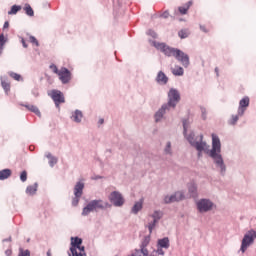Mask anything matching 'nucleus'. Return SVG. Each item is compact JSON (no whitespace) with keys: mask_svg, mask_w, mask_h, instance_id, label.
Returning a JSON list of instances; mask_svg holds the SVG:
<instances>
[{"mask_svg":"<svg viewBox=\"0 0 256 256\" xmlns=\"http://www.w3.org/2000/svg\"><path fill=\"white\" fill-rule=\"evenodd\" d=\"M211 137L212 148L208 151V157L212 160L216 171H218L222 177H225V174L227 173V164H225V159H223V154H221V139H219L217 134H212Z\"/></svg>","mask_w":256,"mask_h":256,"instance_id":"nucleus-1","label":"nucleus"},{"mask_svg":"<svg viewBox=\"0 0 256 256\" xmlns=\"http://www.w3.org/2000/svg\"><path fill=\"white\" fill-rule=\"evenodd\" d=\"M152 45L161 53H164L166 57H174L176 61H179L183 67L187 69L191 62L189 61V55L178 48H173L165 43L152 41Z\"/></svg>","mask_w":256,"mask_h":256,"instance_id":"nucleus-2","label":"nucleus"},{"mask_svg":"<svg viewBox=\"0 0 256 256\" xmlns=\"http://www.w3.org/2000/svg\"><path fill=\"white\" fill-rule=\"evenodd\" d=\"M182 123H183V135L185 139L188 141V143H190L191 147H194L196 151H205V149H207V142L203 141V134L196 136L195 132L193 131L189 132V127H191L189 120L184 119L182 120Z\"/></svg>","mask_w":256,"mask_h":256,"instance_id":"nucleus-3","label":"nucleus"},{"mask_svg":"<svg viewBox=\"0 0 256 256\" xmlns=\"http://www.w3.org/2000/svg\"><path fill=\"white\" fill-rule=\"evenodd\" d=\"M111 204L109 202H105L102 199H95L88 202V204L82 210V217H87L93 211H97L100 209L101 211H105V209H110Z\"/></svg>","mask_w":256,"mask_h":256,"instance_id":"nucleus-4","label":"nucleus"},{"mask_svg":"<svg viewBox=\"0 0 256 256\" xmlns=\"http://www.w3.org/2000/svg\"><path fill=\"white\" fill-rule=\"evenodd\" d=\"M256 231L254 229L248 230L241 241L240 251L245 253L253 243H255Z\"/></svg>","mask_w":256,"mask_h":256,"instance_id":"nucleus-5","label":"nucleus"},{"mask_svg":"<svg viewBox=\"0 0 256 256\" xmlns=\"http://www.w3.org/2000/svg\"><path fill=\"white\" fill-rule=\"evenodd\" d=\"M196 207L199 213H209L213 209H217V205L209 198H201L196 202Z\"/></svg>","mask_w":256,"mask_h":256,"instance_id":"nucleus-6","label":"nucleus"},{"mask_svg":"<svg viewBox=\"0 0 256 256\" xmlns=\"http://www.w3.org/2000/svg\"><path fill=\"white\" fill-rule=\"evenodd\" d=\"M83 189H85V182H76L74 186V197L72 198L73 207H77V205H79V201H81V197H83Z\"/></svg>","mask_w":256,"mask_h":256,"instance_id":"nucleus-7","label":"nucleus"},{"mask_svg":"<svg viewBox=\"0 0 256 256\" xmlns=\"http://www.w3.org/2000/svg\"><path fill=\"white\" fill-rule=\"evenodd\" d=\"M179 101H181V94L179 93V90L171 88L168 91V101L166 102V105L176 109Z\"/></svg>","mask_w":256,"mask_h":256,"instance_id":"nucleus-8","label":"nucleus"},{"mask_svg":"<svg viewBox=\"0 0 256 256\" xmlns=\"http://www.w3.org/2000/svg\"><path fill=\"white\" fill-rule=\"evenodd\" d=\"M171 111H175V109L171 106H168L167 103L162 104L161 107L154 114L155 123H161L163 119H165V115H167V113Z\"/></svg>","mask_w":256,"mask_h":256,"instance_id":"nucleus-9","label":"nucleus"},{"mask_svg":"<svg viewBox=\"0 0 256 256\" xmlns=\"http://www.w3.org/2000/svg\"><path fill=\"white\" fill-rule=\"evenodd\" d=\"M108 199L114 207H123V205H125V198H123V194L119 191L111 192Z\"/></svg>","mask_w":256,"mask_h":256,"instance_id":"nucleus-10","label":"nucleus"},{"mask_svg":"<svg viewBox=\"0 0 256 256\" xmlns=\"http://www.w3.org/2000/svg\"><path fill=\"white\" fill-rule=\"evenodd\" d=\"M183 199H185V194L181 191H178L172 195H166L164 197V203L166 204L175 203L178 201H183Z\"/></svg>","mask_w":256,"mask_h":256,"instance_id":"nucleus-11","label":"nucleus"},{"mask_svg":"<svg viewBox=\"0 0 256 256\" xmlns=\"http://www.w3.org/2000/svg\"><path fill=\"white\" fill-rule=\"evenodd\" d=\"M50 97L54 101L56 107H59L60 103H65V96L60 90H52Z\"/></svg>","mask_w":256,"mask_h":256,"instance_id":"nucleus-12","label":"nucleus"},{"mask_svg":"<svg viewBox=\"0 0 256 256\" xmlns=\"http://www.w3.org/2000/svg\"><path fill=\"white\" fill-rule=\"evenodd\" d=\"M58 77L63 85H67V83L71 81V71L65 67H62L59 70Z\"/></svg>","mask_w":256,"mask_h":256,"instance_id":"nucleus-13","label":"nucleus"},{"mask_svg":"<svg viewBox=\"0 0 256 256\" xmlns=\"http://www.w3.org/2000/svg\"><path fill=\"white\" fill-rule=\"evenodd\" d=\"M250 99L248 96H245L239 101L238 106V113L239 115H245V111H247V108L249 107Z\"/></svg>","mask_w":256,"mask_h":256,"instance_id":"nucleus-14","label":"nucleus"},{"mask_svg":"<svg viewBox=\"0 0 256 256\" xmlns=\"http://www.w3.org/2000/svg\"><path fill=\"white\" fill-rule=\"evenodd\" d=\"M156 82L158 85H167V83H169V77L165 75V72L159 71L156 76Z\"/></svg>","mask_w":256,"mask_h":256,"instance_id":"nucleus-15","label":"nucleus"},{"mask_svg":"<svg viewBox=\"0 0 256 256\" xmlns=\"http://www.w3.org/2000/svg\"><path fill=\"white\" fill-rule=\"evenodd\" d=\"M71 121L74 123H81L83 121V112L81 110H75L71 113Z\"/></svg>","mask_w":256,"mask_h":256,"instance_id":"nucleus-16","label":"nucleus"},{"mask_svg":"<svg viewBox=\"0 0 256 256\" xmlns=\"http://www.w3.org/2000/svg\"><path fill=\"white\" fill-rule=\"evenodd\" d=\"M1 87L4 89L6 95H9V92L11 91V84L7 81V76H1Z\"/></svg>","mask_w":256,"mask_h":256,"instance_id":"nucleus-17","label":"nucleus"},{"mask_svg":"<svg viewBox=\"0 0 256 256\" xmlns=\"http://www.w3.org/2000/svg\"><path fill=\"white\" fill-rule=\"evenodd\" d=\"M191 5H193V1H188L183 6L178 7V11L181 15H187V12L191 8Z\"/></svg>","mask_w":256,"mask_h":256,"instance_id":"nucleus-18","label":"nucleus"},{"mask_svg":"<svg viewBox=\"0 0 256 256\" xmlns=\"http://www.w3.org/2000/svg\"><path fill=\"white\" fill-rule=\"evenodd\" d=\"M158 246L161 249H169L170 243H169V237H164L162 239L158 240Z\"/></svg>","mask_w":256,"mask_h":256,"instance_id":"nucleus-19","label":"nucleus"},{"mask_svg":"<svg viewBox=\"0 0 256 256\" xmlns=\"http://www.w3.org/2000/svg\"><path fill=\"white\" fill-rule=\"evenodd\" d=\"M130 256H149V250L147 249H135Z\"/></svg>","mask_w":256,"mask_h":256,"instance_id":"nucleus-20","label":"nucleus"},{"mask_svg":"<svg viewBox=\"0 0 256 256\" xmlns=\"http://www.w3.org/2000/svg\"><path fill=\"white\" fill-rule=\"evenodd\" d=\"M23 106L26 107L28 111H31V113H35V115L41 117V111H39V108L37 106L31 104H25Z\"/></svg>","mask_w":256,"mask_h":256,"instance_id":"nucleus-21","label":"nucleus"},{"mask_svg":"<svg viewBox=\"0 0 256 256\" xmlns=\"http://www.w3.org/2000/svg\"><path fill=\"white\" fill-rule=\"evenodd\" d=\"M11 177V169L6 168L0 171V181H5Z\"/></svg>","mask_w":256,"mask_h":256,"instance_id":"nucleus-22","label":"nucleus"},{"mask_svg":"<svg viewBox=\"0 0 256 256\" xmlns=\"http://www.w3.org/2000/svg\"><path fill=\"white\" fill-rule=\"evenodd\" d=\"M38 187H39V184H37V183L27 186L26 195H35V193H37Z\"/></svg>","mask_w":256,"mask_h":256,"instance_id":"nucleus-23","label":"nucleus"},{"mask_svg":"<svg viewBox=\"0 0 256 256\" xmlns=\"http://www.w3.org/2000/svg\"><path fill=\"white\" fill-rule=\"evenodd\" d=\"M243 117V115H239V110H237V114H232L230 119L228 120V125H237V121L239 118Z\"/></svg>","mask_w":256,"mask_h":256,"instance_id":"nucleus-24","label":"nucleus"},{"mask_svg":"<svg viewBox=\"0 0 256 256\" xmlns=\"http://www.w3.org/2000/svg\"><path fill=\"white\" fill-rule=\"evenodd\" d=\"M188 192L190 194V197H197V184L195 183H190L188 185Z\"/></svg>","mask_w":256,"mask_h":256,"instance_id":"nucleus-25","label":"nucleus"},{"mask_svg":"<svg viewBox=\"0 0 256 256\" xmlns=\"http://www.w3.org/2000/svg\"><path fill=\"white\" fill-rule=\"evenodd\" d=\"M150 217H152L154 221L159 223V220L163 218V211L155 210L153 214L150 215Z\"/></svg>","mask_w":256,"mask_h":256,"instance_id":"nucleus-26","label":"nucleus"},{"mask_svg":"<svg viewBox=\"0 0 256 256\" xmlns=\"http://www.w3.org/2000/svg\"><path fill=\"white\" fill-rule=\"evenodd\" d=\"M23 10L28 17H35V11H33V8L30 4H25Z\"/></svg>","mask_w":256,"mask_h":256,"instance_id":"nucleus-27","label":"nucleus"},{"mask_svg":"<svg viewBox=\"0 0 256 256\" xmlns=\"http://www.w3.org/2000/svg\"><path fill=\"white\" fill-rule=\"evenodd\" d=\"M141 209H143V202H136L131 209V213H133V215H137Z\"/></svg>","mask_w":256,"mask_h":256,"instance_id":"nucleus-28","label":"nucleus"},{"mask_svg":"<svg viewBox=\"0 0 256 256\" xmlns=\"http://www.w3.org/2000/svg\"><path fill=\"white\" fill-rule=\"evenodd\" d=\"M173 75H175L176 77H182V75H184L185 70H183V67L181 66H176L173 70H172Z\"/></svg>","mask_w":256,"mask_h":256,"instance_id":"nucleus-29","label":"nucleus"},{"mask_svg":"<svg viewBox=\"0 0 256 256\" xmlns=\"http://www.w3.org/2000/svg\"><path fill=\"white\" fill-rule=\"evenodd\" d=\"M151 242V234L148 236H145L144 239L142 240V243L140 244V249H147V246Z\"/></svg>","mask_w":256,"mask_h":256,"instance_id":"nucleus-30","label":"nucleus"},{"mask_svg":"<svg viewBox=\"0 0 256 256\" xmlns=\"http://www.w3.org/2000/svg\"><path fill=\"white\" fill-rule=\"evenodd\" d=\"M19 11H21V6L13 5L11 7L10 11H8V15H17V13H19Z\"/></svg>","mask_w":256,"mask_h":256,"instance_id":"nucleus-31","label":"nucleus"},{"mask_svg":"<svg viewBox=\"0 0 256 256\" xmlns=\"http://www.w3.org/2000/svg\"><path fill=\"white\" fill-rule=\"evenodd\" d=\"M164 154L165 155H173V149L171 148V142H167L166 146L164 147Z\"/></svg>","mask_w":256,"mask_h":256,"instance_id":"nucleus-32","label":"nucleus"},{"mask_svg":"<svg viewBox=\"0 0 256 256\" xmlns=\"http://www.w3.org/2000/svg\"><path fill=\"white\" fill-rule=\"evenodd\" d=\"M178 37H180V39H187V37H189V30L187 29L180 30L178 32Z\"/></svg>","mask_w":256,"mask_h":256,"instance_id":"nucleus-33","label":"nucleus"},{"mask_svg":"<svg viewBox=\"0 0 256 256\" xmlns=\"http://www.w3.org/2000/svg\"><path fill=\"white\" fill-rule=\"evenodd\" d=\"M157 221L153 220L151 222L148 223L147 228L149 231V235H151V233H153V229H155V227L157 226Z\"/></svg>","mask_w":256,"mask_h":256,"instance_id":"nucleus-34","label":"nucleus"},{"mask_svg":"<svg viewBox=\"0 0 256 256\" xmlns=\"http://www.w3.org/2000/svg\"><path fill=\"white\" fill-rule=\"evenodd\" d=\"M19 256H31V251L29 250H23V248L19 249Z\"/></svg>","mask_w":256,"mask_h":256,"instance_id":"nucleus-35","label":"nucleus"},{"mask_svg":"<svg viewBox=\"0 0 256 256\" xmlns=\"http://www.w3.org/2000/svg\"><path fill=\"white\" fill-rule=\"evenodd\" d=\"M9 75H10V77H12V79H15V81H21V75L15 73V72H10Z\"/></svg>","mask_w":256,"mask_h":256,"instance_id":"nucleus-36","label":"nucleus"},{"mask_svg":"<svg viewBox=\"0 0 256 256\" xmlns=\"http://www.w3.org/2000/svg\"><path fill=\"white\" fill-rule=\"evenodd\" d=\"M29 41H30V43H32L33 45H36V47H39V41L37 40V38H35V36H30V37H29Z\"/></svg>","mask_w":256,"mask_h":256,"instance_id":"nucleus-37","label":"nucleus"},{"mask_svg":"<svg viewBox=\"0 0 256 256\" xmlns=\"http://www.w3.org/2000/svg\"><path fill=\"white\" fill-rule=\"evenodd\" d=\"M200 111H201L202 119L205 121V119H207V108L200 107Z\"/></svg>","mask_w":256,"mask_h":256,"instance_id":"nucleus-38","label":"nucleus"},{"mask_svg":"<svg viewBox=\"0 0 256 256\" xmlns=\"http://www.w3.org/2000/svg\"><path fill=\"white\" fill-rule=\"evenodd\" d=\"M20 181H22V183H25V181H27V171H22L20 174Z\"/></svg>","mask_w":256,"mask_h":256,"instance_id":"nucleus-39","label":"nucleus"},{"mask_svg":"<svg viewBox=\"0 0 256 256\" xmlns=\"http://www.w3.org/2000/svg\"><path fill=\"white\" fill-rule=\"evenodd\" d=\"M57 157H52L50 160H49V165L50 167H55V165H57Z\"/></svg>","mask_w":256,"mask_h":256,"instance_id":"nucleus-40","label":"nucleus"},{"mask_svg":"<svg viewBox=\"0 0 256 256\" xmlns=\"http://www.w3.org/2000/svg\"><path fill=\"white\" fill-rule=\"evenodd\" d=\"M7 43V38H5V35L1 34L0 35V47H3Z\"/></svg>","mask_w":256,"mask_h":256,"instance_id":"nucleus-41","label":"nucleus"},{"mask_svg":"<svg viewBox=\"0 0 256 256\" xmlns=\"http://www.w3.org/2000/svg\"><path fill=\"white\" fill-rule=\"evenodd\" d=\"M51 71H53L56 75H59V68H57V65L51 64L50 65Z\"/></svg>","mask_w":256,"mask_h":256,"instance_id":"nucleus-42","label":"nucleus"},{"mask_svg":"<svg viewBox=\"0 0 256 256\" xmlns=\"http://www.w3.org/2000/svg\"><path fill=\"white\" fill-rule=\"evenodd\" d=\"M147 35H149L150 37H153V39H157V32L156 31L148 30Z\"/></svg>","mask_w":256,"mask_h":256,"instance_id":"nucleus-43","label":"nucleus"},{"mask_svg":"<svg viewBox=\"0 0 256 256\" xmlns=\"http://www.w3.org/2000/svg\"><path fill=\"white\" fill-rule=\"evenodd\" d=\"M160 17H163V19H168L169 18V11H165L163 14L160 15Z\"/></svg>","mask_w":256,"mask_h":256,"instance_id":"nucleus-44","label":"nucleus"},{"mask_svg":"<svg viewBox=\"0 0 256 256\" xmlns=\"http://www.w3.org/2000/svg\"><path fill=\"white\" fill-rule=\"evenodd\" d=\"M156 253L158 254V255H165V251H163V248H158L157 249V251H156Z\"/></svg>","mask_w":256,"mask_h":256,"instance_id":"nucleus-45","label":"nucleus"},{"mask_svg":"<svg viewBox=\"0 0 256 256\" xmlns=\"http://www.w3.org/2000/svg\"><path fill=\"white\" fill-rule=\"evenodd\" d=\"M200 30L203 31V33H209V30L204 25H200Z\"/></svg>","mask_w":256,"mask_h":256,"instance_id":"nucleus-46","label":"nucleus"},{"mask_svg":"<svg viewBox=\"0 0 256 256\" xmlns=\"http://www.w3.org/2000/svg\"><path fill=\"white\" fill-rule=\"evenodd\" d=\"M93 181H98V179H103L102 176L96 175V176H92L91 178Z\"/></svg>","mask_w":256,"mask_h":256,"instance_id":"nucleus-47","label":"nucleus"},{"mask_svg":"<svg viewBox=\"0 0 256 256\" xmlns=\"http://www.w3.org/2000/svg\"><path fill=\"white\" fill-rule=\"evenodd\" d=\"M5 255L6 256H11V255H13V251L11 249H8V250L5 251Z\"/></svg>","mask_w":256,"mask_h":256,"instance_id":"nucleus-48","label":"nucleus"},{"mask_svg":"<svg viewBox=\"0 0 256 256\" xmlns=\"http://www.w3.org/2000/svg\"><path fill=\"white\" fill-rule=\"evenodd\" d=\"M21 43H22L24 49H27V43L25 42L24 38H21Z\"/></svg>","mask_w":256,"mask_h":256,"instance_id":"nucleus-49","label":"nucleus"},{"mask_svg":"<svg viewBox=\"0 0 256 256\" xmlns=\"http://www.w3.org/2000/svg\"><path fill=\"white\" fill-rule=\"evenodd\" d=\"M3 29H9V22L6 21L3 25Z\"/></svg>","mask_w":256,"mask_h":256,"instance_id":"nucleus-50","label":"nucleus"},{"mask_svg":"<svg viewBox=\"0 0 256 256\" xmlns=\"http://www.w3.org/2000/svg\"><path fill=\"white\" fill-rule=\"evenodd\" d=\"M198 151V157L201 158L203 157V151L205 150H197Z\"/></svg>","mask_w":256,"mask_h":256,"instance_id":"nucleus-51","label":"nucleus"},{"mask_svg":"<svg viewBox=\"0 0 256 256\" xmlns=\"http://www.w3.org/2000/svg\"><path fill=\"white\" fill-rule=\"evenodd\" d=\"M46 157H47V159L50 160V159H53L54 156H53L51 153H47V154H46Z\"/></svg>","mask_w":256,"mask_h":256,"instance_id":"nucleus-52","label":"nucleus"},{"mask_svg":"<svg viewBox=\"0 0 256 256\" xmlns=\"http://www.w3.org/2000/svg\"><path fill=\"white\" fill-rule=\"evenodd\" d=\"M98 123H99V125H103V123H105V120L103 118H100Z\"/></svg>","mask_w":256,"mask_h":256,"instance_id":"nucleus-53","label":"nucleus"},{"mask_svg":"<svg viewBox=\"0 0 256 256\" xmlns=\"http://www.w3.org/2000/svg\"><path fill=\"white\" fill-rule=\"evenodd\" d=\"M214 71L216 73V76L219 77V68L216 67Z\"/></svg>","mask_w":256,"mask_h":256,"instance_id":"nucleus-54","label":"nucleus"},{"mask_svg":"<svg viewBox=\"0 0 256 256\" xmlns=\"http://www.w3.org/2000/svg\"><path fill=\"white\" fill-rule=\"evenodd\" d=\"M5 241H11V237H8V238L3 240V242H5Z\"/></svg>","mask_w":256,"mask_h":256,"instance_id":"nucleus-55","label":"nucleus"},{"mask_svg":"<svg viewBox=\"0 0 256 256\" xmlns=\"http://www.w3.org/2000/svg\"><path fill=\"white\" fill-rule=\"evenodd\" d=\"M46 255H47V256H52V255H51V250H48Z\"/></svg>","mask_w":256,"mask_h":256,"instance_id":"nucleus-56","label":"nucleus"},{"mask_svg":"<svg viewBox=\"0 0 256 256\" xmlns=\"http://www.w3.org/2000/svg\"><path fill=\"white\" fill-rule=\"evenodd\" d=\"M35 95V97H37V95H39V94H34Z\"/></svg>","mask_w":256,"mask_h":256,"instance_id":"nucleus-57","label":"nucleus"},{"mask_svg":"<svg viewBox=\"0 0 256 256\" xmlns=\"http://www.w3.org/2000/svg\"><path fill=\"white\" fill-rule=\"evenodd\" d=\"M150 256H155V255L151 254Z\"/></svg>","mask_w":256,"mask_h":256,"instance_id":"nucleus-58","label":"nucleus"}]
</instances>
